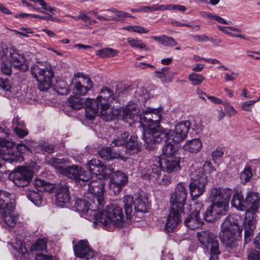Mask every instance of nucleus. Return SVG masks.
<instances>
[{
  "instance_id": "8",
  "label": "nucleus",
  "mask_w": 260,
  "mask_h": 260,
  "mask_svg": "<svg viewBox=\"0 0 260 260\" xmlns=\"http://www.w3.org/2000/svg\"><path fill=\"white\" fill-rule=\"evenodd\" d=\"M66 163H69L68 159L52 157L48 160L49 165L54 167L60 174L68 178L77 181L83 182L87 181L90 179V176L81 168L76 166L66 167L64 165Z\"/></svg>"
},
{
  "instance_id": "30",
  "label": "nucleus",
  "mask_w": 260,
  "mask_h": 260,
  "mask_svg": "<svg viewBox=\"0 0 260 260\" xmlns=\"http://www.w3.org/2000/svg\"><path fill=\"white\" fill-rule=\"evenodd\" d=\"M100 156L104 160H108L112 158L121 159L123 161H126L127 157L119 153H112L110 147H105L102 148L99 152Z\"/></svg>"
},
{
  "instance_id": "46",
  "label": "nucleus",
  "mask_w": 260,
  "mask_h": 260,
  "mask_svg": "<svg viewBox=\"0 0 260 260\" xmlns=\"http://www.w3.org/2000/svg\"><path fill=\"white\" fill-rule=\"evenodd\" d=\"M47 239L41 238L38 239L31 247L32 251L44 250L47 248Z\"/></svg>"
},
{
  "instance_id": "23",
  "label": "nucleus",
  "mask_w": 260,
  "mask_h": 260,
  "mask_svg": "<svg viewBox=\"0 0 260 260\" xmlns=\"http://www.w3.org/2000/svg\"><path fill=\"white\" fill-rule=\"evenodd\" d=\"M15 206L14 196L6 191L0 190V211L6 209L13 210Z\"/></svg>"
},
{
  "instance_id": "5",
  "label": "nucleus",
  "mask_w": 260,
  "mask_h": 260,
  "mask_svg": "<svg viewBox=\"0 0 260 260\" xmlns=\"http://www.w3.org/2000/svg\"><path fill=\"white\" fill-rule=\"evenodd\" d=\"M241 222H242V218L236 214L228 216L223 222L220 237L225 247L233 248L236 246L242 232L239 226Z\"/></svg>"
},
{
  "instance_id": "44",
  "label": "nucleus",
  "mask_w": 260,
  "mask_h": 260,
  "mask_svg": "<svg viewBox=\"0 0 260 260\" xmlns=\"http://www.w3.org/2000/svg\"><path fill=\"white\" fill-rule=\"evenodd\" d=\"M26 196L28 199L36 206H40L42 205V197L39 193L35 191H30L27 193Z\"/></svg>"
},
{
  "instance_id": "19",
  "label": "nucleus",
  "mask_w": 260,
  "mask_h": 260,
  "mask_svg": "<svg viewBox=\"0 0 260 260\" xmlns=\"http://www.w3.org/2000/svg\"><path fill=\"white\" fill-rule=\"evenodd\" d=\"M75 255L83 260L90 259L94 256L93 250L87 240H81L74 246Z\"/></svg>"
},
{
  "instance_id": "12",
  "label": "nucleus",
  "mask_w": 260,
  "mask_h": 260,
  "mask_svg": "<svg viewBox=\"0 0 260 260\" xmlns=\"http://www.w3.org/2000/svg\"><path fill=\"white\" fill-rule=\"evenodd\" d=\"M191 182L189 183L190 193L191 199L194 200L201 196L205 191L207 183V176L202 173V169L195 170V166L190 168Z\"/></svg>"
},
{
  "instance_id": "32",
  "label": "nucleus",
  "mask_w": 260,
  "mask_h": 260,
  "mask_svg": "<svg viewBox=\"0 0 260 260\" xmlns=\"http://www.w3.org/2000/svg\"><path fill=\"white\" fill-rule=\"evenodd\" d=\"M164 139H165V144L162 147V154L169 157L177 150V145L178 143H173L172 141V140L168 137H166Z\"/></svg>"
},
{
  "instance_id": "47",
  "label": "nucleus",
  "mask_w": 260,
  "mask_h": 260,
  "mask_svg": "<svg viewBox=\"0 0 260 260\" xmlns=\"http://www.w3.org/2000/svg\"><path fill=\"white\" fill-rule=\"evenodd\" d=\"M188 80L193 85H198L202 83L205 77L200 74L191 73L188 76Z\"/></svg>"
},
{
  "instance_id": "42",
  "label": "nucleus",
  "mask_w": 260,
  "mask_h": 260,
  "mask_svg": "<svg viewBox=\"0 0 260 260\" xmlns=\"http://www.w3.org/2000/svg\"><path fill=\"white\" fill-rule=\"evenodd\" d=\"M135 96L139 103L144 104L149 98V94L146 89L140 88L135 92Z\"/></svg>"
},
{
  "instance_id": "1",
  "label": "nucleus",
  "mask_w": 260,
  "mask_h": 260,
  "mask_svg": "<svg viewBox=\"0 0 260 260\" xmlns=\"http://www.w3.org/2000/svg\"><path fill=\"white\" fill-rule=\"evenodd\" d=\"M91 194L94 197V200L98 202V208L96 207L94 208L95 201L79 199L77 200L75 205L76 210L82 212L88 220H93L94 227L100 225L109 231L122 227L124 222L122 209L119 206L110 205L101 210V208L103 207L105 204V200H104L103 204L101 205L97 200L98 194L96 192Z\"/></svg>"
},
{
  "instance_id": "40",
  "label": "nucleus",
  "mask_w": 260,
  "mask_h": 260,
  "mask_svg": "<svg viewBox=\"0 0 260 260\" xmlns=\"http://www.w3.org/2000/svg\"><path fill=\"white\" fill-rule=\"evenodd\" d=\"M126 40L128 44L133 48L144 49L146 51L149 50V48L145 43L142 42L141 40L128 37L126 39Z\"/></svg>"
},
{
  "instance_id": "53",
  "label": "nucleus",
  "mask_w": 260,
  "mask_h": 260,
  "mask_svg": "<svg viewBox=\"0 0 260 260\" xmlns=\"http://www.w3.org/2000/svg\"><path fill=\"white\" fill-rule=\"evenodd\" d=\"M200 169H202V173H204L206 175V173H210L214 170L212 163L209 161H207L204 163V165L203 166V168L197 169L195 167V170Z\"/></svg>"
},
{
  "instance_id": "18",
  "label": "nucleus",
  "mask_w": 260,
  "mask_h": 260,
  "mask_svg": "<svg viewBox=\"0 0 260 260\" xmlns=\"http://www.w3.org/2000/svg\"><path fill=\"white\" fill-rule=\"evenodd\" d=\"M118 114L116 117L112 120H114L118 118L119 115L121 114L122 120L130 125L133 123H140L141 119V116L140 115V110L138 108L136 104L133 105H128L121 110H118Z\"/></svg>"
},
{
  "instance_id": "7",
  "label": "nucleus",
  "mask_w": 260,
  "mask_h": 260,
  "mask_svg": "<svg viewBox=\"0 0 260 260\" xmlns=\"http://www.w3.org/2000/svg\"><path fill=\"white\" fill-rule=\"evenodd\" d=\"M191 122L189 120H185L178 123L173 130L164 129L158 131L152 135L148 134L147 141L154 144L161 142L164 138L168 137L173 143H179L184 140L187 136Z\"/></svg>"
},
{
  "instance_id": "24",
  "label": "nucleus",
  "mask_w": 260,
  "mask_h": 260,
  "mask_svg": "<svg viewBox=\"0 0 260 260\" xmlns=\"http://www.w3.org/2000/svg\"><path fill=\"white\" fill-rule=\"evenodd\" d=\"M203 148V143L199 138H194L187 140L181 147L186 152L190 154H197L200 152Z\"/></svg>"
},
{
  "instance_id": "55",
  "label": "nucleus",
  "mask_w": 260,
  "mask_h": 260,
  "mask_svg": "<svg viewBox=\"0 0 260 260\" xmlns=\"http://www.w3.org/2000/svg\"><path fill=\"white\" fill-rule=\"evenodd\" d=\"M255 103H256V101L254 100L247 101L241 104V108L245 111L250 112Z\"/></svg>"
},
{
  "instance_id": "3",
  "label": "nucleus",
  "mask_w": 260,
  "mask_h": 260,
  "mask_svg": "<svg viewBox=\"0 0 260 260\" xmlns=\"http://www.w3.org/2000/svg\"><path fill=\"white\" fill-rule=\"evenodd\" d=\"M180 162L179 157H154L146 167L141 166V177L145 180L156 179L161 171L168 173L176 172L180 169Z\"/></svg>"
},
{
  "instance_id": "54",
  "label": "nucleus",
  "mask_w": 260,
  "mask_h": 260,
  "mask_svg": "<svg viewBox=\"0 0 260 260\" xmlns=\"http://www.w3.org/2000/svg\"><path fill=\"white\" fill-rule=\"evenodd\" d=\"M239 76V73L229 70L224 74V80L226 82L232 81L236 80Z\"/></svg>"
},
{
  "instance_id": "25",
  "label": "nucleus",
  "mask_w": 260,
  "mask_h": 260,
  "mask_svg": "<svg viewBox=\"0 0 260 260\" xmlns=\"http://www.w3.org/2000/svg\"><path fill=\"white\" fill-rule=\"evenodd\" d=\"M232 194V190L230 188H214L211 191L209 199L214 202L224 200V199L228 200H230Z\"/></svg>"
},
{
  "instance_id": "10",
  "label": "nucleus",
  "mask_w": 260,
  "mask_h": 260,
  "mask_svg": "<svg viewBox=\"0 0 260 260\" xmlns=\"http://www.w3.org/2000/svg\"><path fill=\"white\" fill-rule=\"evenodd\" d=\"M102 162L99 160L92 159L89 160L86 164V169L89 172L90 177L91 176L92 180L88 184V191L91 193L96 192L98 194V201L100 204L102 205L104 202V193H105L104 184L101 181L99 182L94 179L97 174L99 173L100 169Z\"/></svg>"
},
{
  "instance_id": "26",
  "label": "nucleus",
  "mask_w": 260,
  "mask_h": 260,
  "mask_svg": "<svg viewBox=\"0 0 260 260\" xmlns=\"http://www.w3.org/2000/svg\"><path fill=\"white\" fill-rule=\"evenodd\" d=\"M91 99H84L78 96H71L68 99V105L72 108L75 110H79L84 107L85 108V113L86 114L87 108L90 107L89 101H91Z\"/></svg>"
},
{
  "instance_id": "20",
  "label": "nucleus",
  "mask_w": 260,
  "mask_h": 260,
  "mask_svg": "<svg viewBox=\"0 0 260 260\" xmlns=\"http://www.w3.org/2000/svg\"><path fill=\"white\" fill-rule=\"evenodd\" d=\"M260 199L257 193L251 191L247 193L245 203L246 204L247 211L246 212L245 216H249V214H255L258 211L259 207Z\"/></svg>"
},
{
  "instance_id": "62",
  "label": "nucleus",
  "mask_w": 260,
  "mask_h": 260,
  "mask_svg": "<svg viewBox=\"0 0 260 260\" xmlns=\"http://www.w3.org/2000/svg\"><path fill=\"white\" fill-rule=\"evenodd\" d=\"M45 183V181L40 179H35L33 184L36 189L40 191H43V186Z\"/></svg>"
},
{
  "instance_id": "33",
  "label": "nucleus",
  "mask_w": 260,
  "mask_h": 260,
  "mask_svg": "<svg viewBox=\"0 0 260 260\" xmlns=\"http://www.w3.org/2000/svg\"><path fill=\"white\" fill-rule=\"evenodd\" d=\"M231 205L233 207L240 211H245L246 207L245 205L243 196L240 191H236L234 193L231 201Z\"/></svg>"
},
{
  "instance_id": "22",
  "label": "nucleus",
  "mask_w": 260,
  "mask_h": 260,
  "mask_svg": "<svg viewBox=\"0 0 260 260\" xmlns=\"http://www.w3.org/2000/svg\"><path fill=\"white\" fill-rule=\"evenodd\" d=\"M56 202L58 206L63 207L64 204L69 203L70 199V193L68 185L61 183L56 189Z\"/></svg>"
},
{
  "instance_id": "39",
  "label": "nucleus",
  "mask_w": 260,
  "mask_h": 260,
  "mask_svg": "<svg viewBox=\"0 0 260 260\" xmlns=\"http://www.w3.org/2000/svg\"><path fill=\"white\" fill-rule=\"evenodd\" d=\"M110 179L125 186L128 181V177L124 173L117 171L113 174Z\"/></svg>"
},
{
  "instance_id": "9",
  "label": "nucleus",
  "mask_w": 260,
  "mask_h": 260,
  "mask_svg": "<svg viewBox=\"0 0 260 260\" xmlns=\"http://www.w3.org/2000/svg\"><path fill=\"white\" fill-rule=\"evenodd\" d=\"M30 72L39 83L38 87L40 90H47L51 88L54 73L50 64L38 62L31 67Z\"/></svg>"
},
{
  "instance_id": "21",
  "label": "nucleus",
  "mask_w": 260,
  "mask_h": 260,
  "mask_svg": "<svg viewBox=\"0 0 260 260\" xmlns=\"http://www.w3.org/2000/svg\"><path fill=\"white\" fill-rule=\"evenodd\" d=\"M179 209H173L171 207L170 212L168 216L166 223V229L169 232H172L173 230L181 222V214L183 213Z\"/></svg>"
},
{
  "instance_id": "11",
  "label": "nucleus",
  "mask_w": 260,
  "mask_h": 260,
  "mask_svg": "<svg viewBox=\"0 0 260 260\" xmlns=\"http://www.w3.org/2000/svg\"><path fill=\"white\" fill-rule=\"evenodd\" d=\"M197 236L204 251L210 254V260H218L220 252L216 236L208 231H203L197 233Z\"/></svg>"
},
{
  "instance_id": "43",
  "label": "nucleus",
  "mask_w": 260,
  "mask_h": 260,
  "mask_svg": "<svg viewBox=\"0 0 260 260\" xmlns=\"http://www.w3.org/2000/svg\"><path fill=\"white\" fill-rule=\"evenodd\" d=\"M118 52L110 48H106L96 51V54L101 58L112 57L115 56Z\"/></svg>"
},
{
  "instance_id": "28",
  "label": "nucleus",
  "mask_w": 260,
  "mask_h": 260,
  "mask_svg": "<svg viewBox=\"0 0 260 260\" xmlns=\"http://www.w3.org/2000/svg\"><path fill=\"white\" fill-rule=\"evenodd\" d=\"M184 224L191 230H196L201 228L202 225V221L198 213H191L185 219Z\"/></svg>"
},
{
  "instance_id": "35",
  "label": "nucleus",
  "mask_w": 260,
  "mask_h": 260,
  "mask_svg": "<svg viewBox=\"0 0 260 260\" xmlns=\"http://www.w3.org/2000/svg\"><path fill=\"white\" fill-rule=\"evenodd\" d=\"M70 86H73L75 90V92L79 95H85L89 90L86 89V87L82 85L81 81L79 80V78L76 76H74L72 83Z\"/></svg>"
},
{
  "instance_id": "36",
  "label": "nucleus",
  "mask_w": 260,
  "mask_h": 260,
  "mask_svg": "<svg viewBox=\"0 0 260 260\" xmlns=\"http://www.w3.org/2000/svg\"><path fill=\"white\" fill-rule=\"evenodd\" d=\"M10 245L15 252L20 254L21 256L27 258L29 257V253L27 249L22 241L16 239L15 241L11 243Z\"/></svg>"
},
{
  "instance_id": "60",
  "label": "nucleus",
  "mask_w": 260,
  "mask_h": 260,
  "mask_svg": "<svg viewBox=\"0 0 260 260\" xmlns=\"http://www.w3.org/2000/svg\"><path fill=\"white\" fill-rule=\"evenodd\" d=\"M14 130L16 135L20 138H23L28 134V131L24 126L23 127L16 126Z\"/></svg>"
},
{
  "instance_id": "34",
  "label": "nucleus",
  "mask_w": 260,
  "mask_h": 260,
  "mask_svg": "<svg viewBox=\"0 0 260 260\" xmlns=\"http://www.w3.org/2000/svg\"><path fill=\"white\" fill-rule=\"evenodd\" d=\"M114 173V169L112 166H105L102 164L99 170V173L97 174V175L94 177V179L99 182L101 181L104 184L102 180L108 179Z\"/></svg>"
},
{
  "instance_id": "48",
  "label": "nucleus",
  "mask_w": 260,
  "mask_h": 260,
  "mask_svg": "<svg viewBox=\"0 0 260 260\" xmlns=\"http://www.w3.org/2000/svg\"><path fill=\"white\" fill-rule=\"evenodd\" d=\"M128 137V134L126 132H124L121 134L120 136L118 137L117 139L114 140L111 145L112 147L120 146L125 143L126 140Z\"/></svg>"
},
{
  "instance_id": "37",
  "label": "nucleus",
  "mask_w": 260,
  "mask_h": 260,
  "mask_svg": "<svg viewBox=\"0 0 260 260\" xmlns=\"http://www.w3.org/2000/svg\"><path fill=\"white\" fill-rule=\"evenodd\" d=\"M151 38L166 47H173L178 44L172 37L164 35L160 36H151Z\"/></svg>"
},
{
  "instance_id": "13",
  "label": "nucleus",
  "mask_w": 260,
  "mask_h": 260,
  "mask_svg": "<svg viewBox=\"0 0 260 260\" xmlns=\"http://www.w3.org/2000/svg\"><path fill=\"white\" fill-rule=\"evenodd\" d=\"M123 202L125 214L127 215H130L132 212L134 203L135 210L138 212H147L150 207L148 199L145 196L139 197L134 202L133 197L130 195H126L124 197Z\"/></svg>"
},
{
  "instance_id": "31",
  "label": "nucleus",
  "mask_w": 260,
  "mask_h": 260,
  "mask_svg": "<svg viewBox=\"0 0 260 260\" xmlns=\"http://www.w3.org/2000/svg\"><path fill=\"white\" fill-rule=\"evenodd\" d=\"M137 139V136L133 135L126 144V151L129 155L137 153L141 151V145L138 143Z\"/></svg>"
},
{
  "instance_id": "63",
  "label": "nucleus",
  "mask_w": 260,
  "mask_h": 260,
  "mask_svg": "<svg viewBox=\"0 0 260 260\" xmlns=\"http://www.w3.org/2000/svg\"><path fill=\"white\" fill-rule=\"evenodd\" d=\"M39 147L45 152L51 153L54 152V146L52 144L45 143L43 145H40Z\"/></svg>"
},
{
  "instance_id": "15",
  "label": "nucleus",
  "mask_w": 260,
  "mask_h": 260,
  "mask_svg": "<svg viewBox=\"0 0 260 260\" xmlns=\"http://www.w3.org/2000/svg\"><path fill=\"white\" fill-rule=\"evenodd\" d=\"M15 145L14 142L0 138V156L4 161L12 163L19 161L22 158L15 151Z\"/></svg>"
},
{
  "instance_id": "56",
  "label": "nucleus",
  "mask_w": 260,
  "mask_h": 260,
  "mask_svg": "<svg viewBox=\"0 0 260 260\" xmlns=\"http://www.w3.org/2000/svg\"><path fill=\"white\" fill-rule=\"evenodd\" d=\"M2 63L1 64V72L6 75H10L12 73L11 65L5 62L7 61L2 60Z\"/></svg>"
},
{
  "instance_id": "45",
  "label": "nucleus",
  "mask_w": 260,
  "mask_h": 260,
  "mask_svg": "<svg viewBox=\"0 0 260 260\" xmlns=\"http://www.w3.org/2000/svg\"><path fill=\"white\" fill-rule=\"evenodd\" d=\"M219 30L222 31L224 34L231 37H241L240 35H234L231 31H235L237 32H242V30L239 28L233 26H218Z\"/></svg>"
},
{
  "instance_id": "41",
  "label": "nucleus",
  "mask_w": 260,
  "mask_h": 260,
  "mask_svg": "<svg viewBox=\"0 0 260 260\" xmlns=\"http://www.w3.org/2000/svg\"><path fill=\"white\" fill-rule=\"evenodd\" d=\"M155 73L157 77L164 80H167L168 79L169 81H171L173 77L176 74L175 72L170 71L168 67H164L160 71H156Z\"/></svg>"
},
{
  "instance_id": "58",
  "label": "nucleus",
  "mask_w": 260,
  "mask_h": 260,
  "mask_svg": "<svg viewBox=\"0 0 260 260\" xmlns=\"http://www.w3.org/2000/svg\"><path fill=\"white\" fill-rule=\"evenodd\" d=\"M104 15L106 17L107 21H114L115 13L116 12V9H108L104 11Z\"/></svg>"
},
{
  "instance_id": "2",
  "label": "nucleus",
  "mask_w": 260,
  "mask_h": 260,
  "mask_svg": "<svg viewBox=\"0 0 260 260\" xmlns=\"http://www.w3.org/2000/svg\"><path fill=\"white\" fill-rule=\"evenodd\" d=\"M113 100V91L107 87L103 88L96 99H91V101H89L90 107L86 110V118L92 120L97 116L100 106L101 117L108 121L114 119L118 114V111L117 109H109Z\"/></svg>"
},
{
  "instance_id": "16",
  "label": "nucleus",
  "mask_w": 260,
  "mask_h": 260,
  "mask_svg": "<svg viewBox=\"0 0 260 260\" xmlns=\"http://www.w3.org/2000/svg\"><path fill=\"white\" fill-rule=\"evenodd\" d=\"M33 176L32 171L25 167H18L9 174V178L17 186H27Z\"/></svg>"
},
{
  "instance_id": "52",
  "label": "nucleus",
  "mask_w": 260,
  "mask_h": 260,
  "mask_svg": "<svg viewBox=\"0 0 260 260\" xmlns=\"http://www.w3.org/2000/svg\"><path fill=\"white\" fill-rule=\"evenodd\" d=\"M14 32L15 34L22 36L25 38H28L29 34H32L33 31L31 28L28 27H21L19 30H14Z\"/></svg>"
},
{
  "instance_id": "59",
  "label": "nucleus",
  "mask_w": 260,
  "mask_h": 260,
  "mask_svg": "<svg viewBox=\"0 0 260 260\" xmlns=\"http://www.w3.org/2000/svg\"><path fill=\"white\" fill-rule=\"evenodd\" d=\"M11 88V83L8 80L0 78V88L3 89L5 91H8L10 90Z\"/></svg>"
},
{
  "instance_id": "49",
  "label": "nucleus",
  "mask_w": 260,
  "mask_h": 260,
  "mask_svg": "<svg viewBox=\"0 0 260 260\" xmlns=\"http://www.w3.org/2000/svg\"><path fill=\"white\" fill-rule=\"evenodd\" d=\"M252 176V173L249 168H246L240 174V179L243 184L248 182Z\"/></svg>"
},
{
  "instance_id": "14",
  "label": "nucleus",
  "mask_w": 260,
  "mask_h": 260,
  "mask_svg": "<svg viewBox=\"0 0 260 260\" xmlns=\"http://www.w3.org/2000/svg\"><path fill=\"white\" fill-rule=\"evenodd\" d=\"M229 200L224 199L212 204L207 208L205 214L204 218L207 221L214 222L220 216L225 215L229 208Z\"/></svg>"
},
{
  "instance_id": "29",
  "label": "nucleus",
  "mask_w": 260,
  "mask_h": 260,
  "mask_svg": "<svg viewBox=\"0 0 260 260\" xmlns=\"http://www.w3.org/2000/svg\"><path fill=\"white\" fill-rule=\"evenodd\" d=\"M255 228V222L252 217H245V230H244V239L245 242L248 243L251 239V237L253 236V232Z\"/></svg>"
},
{
  "instance_id": "38",
  "label": "nucleus",
  "mask_w": 260,
  "mask_h": 260,
  "mask_svg": "<svg viewBox=\"0 0 260 260\" xmlns=\"http://www.w3.org/2000/svg\"><path fill=\"white\" fill-rule=\"evenodd\" d=\"M68 17L75 21L82 20L84 23L89 25H91L97 22L96 20L91 19V17L83 11H80L79 12V15L77 16L68 15Z\"/></svg>"
},
{
  "instance_id": "51",
  "label": "nucleus",
  "mask_w": 260,
  "mask_h": 260,
  "mask_svg": "<svg viewBox=\"0 0 260 260\" xmlns=\"http://www.w3.org/2000/svg\"><path fill=\"white\" fill-rule=\"evenodd\" d=\"M205 16L208 18H210L212 20H214L219 23L221 24H232V22L231 21H226L223 18L221 17L220 16L210 13H207L205 15Z\"/></svg>"
},
{
  "instance_id": "6",
  "label": "nucleus",
  "mask_w": 260,
  "mask_h": 260,
  "mask_svg": "<svg viewBox=\"0 0 260 260\" xmlns=\"http://www.w3.org/2000/svg\"><path fill=\"white\" fill-rule=\"evenodd\" d=\"M34 57V55L26 52L20 53L14 47L4 45L0 48V58L2 60L8 61L14 68L20 71L25 72L28 69L29 64Z\"/></svg>"
},
{
  "instance_id": "17",
  "label": "nucleus",
  "mask_w": 260,
  "mask_h": 260,
  "mask_svg": "<svg viewBox=\"0 0 260 260\" xmlns=\"http://www.w3.org/2000/svg\"><path fill=\"white\" fill-rule=\"evenodd\" d=\"M187 195L185 184L183 182H179L171 196L170 204L172 209L174 210L179 209L180 211L184 210Z\"/></svg>"
},
{
  "instance_id": "4",
  "label": "nucleus",
  "mask_w": 260,
  "mask_h": 260,
  "mask_svg": "<svg viewBox=\"0 0 260 260\" xmlns=\"http://www.w3.org/2000/svg\"><path fill=\"white\" fill-rule=\"evenodd\" d=\"M162 113V109L160 107L157 109L148 107L142 112L140 111V115L142 117L140 121V126L143 127V139L147 144L148 149H152L154 143L149 142L146 135L149 134L153 136L154 133L161 131L162 128L159 125Z\"/></svg>"
},
{
  "instance_id": "57",
  "label": "nucleus",
  "mask_w": 260,
  "mask_h": 260,
  "mask_svg": "<svg viewBox=\"0 0 260 260\" xmlns=\"http://www.w3.org/2000/svg\"><path fill=\"white\" fill-rule=\"evenodd\" d=\"M79 78L82 79L81 83L86 87V89L90 90L93 86L91 80L87 76H85Z\"/></svg>"
},
{
  "instance_id": "27",
  "label": "nucleus",
  "mask_w": 260,
  "mask_h": 260,
  "mask_svg": "<svg viewBox=\"0 0 260 260\" xmlns=\"http://www.w3.org/2000/svg\"><path fill=\"white\" fill-rule=\"evenodd\" d=\"M13 210H9L8 209L0 211L5 223L3 226L5 228H13L17 223L18 216L13 213Z\"/></svg>"
},
{
  "instance_id": "61",
  "label": "nucleus",
  "mask_w": 260,
  "mask_h": 260,
  "mask_svg": "<svg viewBox=\"0 0 260 260\" xmlns=\"http://www.w3.org/2000/svg\"><path fill=\"white\" fill-rule=\"evenodd\" d=\"M224 109L226 113L230 117L233 116L237 113L236 110L230 104H226L224 105Z\"/></svg>"
},
{
  "instance_id": "64",
  "label": "nucleus",
  "mask_w": 260,
  "mask_h": 260,
  "mask_svg": "<svg viewBox=\"0 0 260 260\" xmlns=\"http://www.w3.org/2000/svg\"><path fill=\"white\" fill-rule=\"evenodd\" d=\"M36 260H56L55 256L46 255L42 253H38L36 256Z\"/></svg>"
},
{
  "instance_id": "50",
  "label": "nucleus",
  "mask_w": 260,
  "mask_h": 260,
  "mask_svg": "<svg viewBox=\"0 0 260 260\" xmlns=\"http://www.w3.org/2000/svg\"><path fill=\"white\" fill-rule=\"evenodd\" d=\"M124 186L120 183L109 180V188L110 190L113 191L115 194H118L121 191Z\"/></svg>"
}]
</instances>
